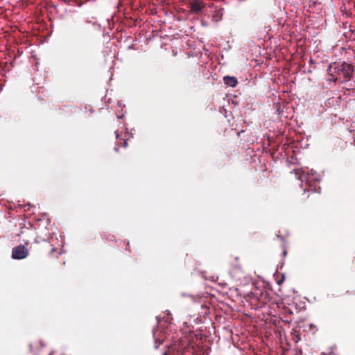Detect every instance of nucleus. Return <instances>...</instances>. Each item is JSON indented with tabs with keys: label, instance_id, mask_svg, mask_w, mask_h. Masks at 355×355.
<instances>
[{
	"label": "nucleus",
	"instance_id": "obj_1",
	"mask_svg": "<svg viewBox=\"0 0 355 355\" xmlns=\"http://www.w3.org/2000/svg\"><path fill=\"white\" fill-rule=\"evenodd\" d=\"M291 173H294L295 177L301 180L304 193H308L306 198L309 197V193H320V175L317 172L311 170L304 175V171L302 168H295Z\"/></svg>",
	"mask_w": 355,
	"mask_h": 355
},
{
	"label": "nucleus",
	"instance_id": "obj_2",
	"mask_svg": "<svg viewBox=\"0 0 355 355\" xmlns=\"http://www.w3.org/2000/svg\"><path fill=\"white\" fill-rule=\"evenodd\" d=\"M353 67L347 62H343L341 64L334 63V64L329 65L328 69L329 74L335 80L338 79V76L349 79L353 74Z\"/></svg>",
	"mask_w": 355,
	"mask_h": 355
},
{
	"label": "nucleus",
	"instance_id": "obj_3",
	"mask_svg": "<svg viewBox=\"0 0 355 355\" xmlns=\"http://www.w3.org/2000/svg\"><path fill=\"white\" fill-rule=\"evenodd\" d=\"M53 225L48 220L42 222V224H40L37 229L38 237L42 241H49L53 234Z\"/></svg>",
	"mask_w": 355,
	"mask_h": 355
},
{
	"label": "nucleus",
	"instance_id": "obj_4",
	"mask_svg": "<svg viewBox=\"0 0 355 355\" xmlns=\"http://www.w3.org/2000/svg\"><path fill=\"white\" fill-rule=\"evenodd\" d=\"M249 300L253 308L255 309L264 307L268 302L266 293H261L259 295L257 293H250L248 294Z\"/></svg>",
	"mask_w": 355,
	"mask_h": 355
},
{
	"label": "nucleus",
	"instance_id": "obj_5",
	"mask_svg": "<svg viewBox=\"0 0 355 355\" xmlns=\"http://www.w3.org/2000/svg\"><path fill=\"white\" fill-rule=\"evenodd\" d=\"M29 244V241H24V245H19L12 250V257L15 259H23L28 255V250L26 245Z\"/></svg>",
	"mask_w": 355,
	"mask_h": 355
},
{
	"label": "nucleus",
	"instance_id": "obj_6",
	"mask_svg": "<svg viewBox=\"0 0 355 355\" xmlns=\"http://www.w3.org/2000/svg\"><path fill=\"white\" fill-rule=\"evenodd\" d=\"M205 3L200 0H194L190 3V12L198 14L205 8Z\"/></svg>",
	"mask_w": 355,
	"mask_h": 355
},
{
	"label": "nucleus",
	"instance_id": "obj_7",
	"mask_svg": "<svg viewBox=\"0 0 355 355\" xmlns=\"http://www.w3.org/2000/svg\"><path fill=\"white\" fill-rule=\"evenodd\" d=\"M224 83L229 87H235L238 84V80L234 76H226L223 78Z\"/></svg>",
	"mask_w": 355,
	"mask_h": 355
},
{
	"label": "nucleus",
	"instance_id": "obj_8",
	"mask_svg": "<svg viewBox=\"0 0 355 355\" xmlns=\"http://www.w3.org/2000/svg\"><path fill=\"white\" fill-rule=\"evenodd\" d=\"M115 136L117 141V146L115 147V150L118 151L119 148L121 146L125 148L128 145L127 140L125 139H122L117 131H115Z\"/></svg>",
	"mask_w": 355,
	"mask_h": 355
},
{
	"label": "nucleus",
	"instance_id": "obj_9",
	"mask_svg": "<svg viewBox=\"0 0 355 355\" xmlns=\"http://www.w3.org/2000/svg\"><path fill=\"white\" fill-rule=\"evenodd\" d=\"M230 273L234 276V278H236L237 279H241V276L239 275L237 277L236 275H239L240 273L243 274V271L240 266H235L232 268Z\"/></svg>",
	"mask_w": 355,
	"mask_h": 355
},
{
	"label": "nucleus",
	"instance_id": "obj_10",
	"mask_svg": "<svg viewBox=\"0 0 355 355\" xmlns=\"http://www.w3.org/2000/svg\"><path fill=\"white\" fill-rule=\"evenodd\" d=\"M223 13L220 10H216L215 14L212 16L213 21L218 22V21L222 19Z\"/></svg>",
	"mask_w": 355,
	"mask_h": 355
},
{
	"label": "nucleus",
	"instance_id": "obj_11",
	"mask_svg": "<svg viewBox=\"0 0 355 355\" xmlns=\"http://www.w3.org/2000/svg\"><path fill=\"white\" fill-rule=\"evenodd\" d=\"M61 254L62 252L60 251H58L57 248H52L50 252V255L55 257H58V256Z\"/></svg>",
	"mask_w": 355,
	"mask_h": 355
},
{
	"label": "nucleus",
	"instance_id": "obj_12",
	"mask_svg": "<svg viewBox=\"0 0 355 355\" xmlns=\"http://www.w3.org/2000/svg\"><path fill=\"white\" fill-rule=\"evenodd\" d=\"M182 295L184 296H184H189V297H190L192 299L194 298V297L193 295H187V294L182 293Z\"/></svg>",
	"mask_w": 355,
	"mask_h": 355
},
{
	"label": "nucleus",
	"instance_id": "obj_13",
	"mask_svg": "<svg viewBox=\"0 0 355 355\" xmlns=\"http://www.w3.org/2000/svg\"><path fill=\"white\" fill-rule=\"evenodd\" d=\"M30 348H31V350L32 351L33 349H32V344L30 345Z\"/></svg>",
	"mask_w": 355,
	"mask_h": 355
}]
</instances>
